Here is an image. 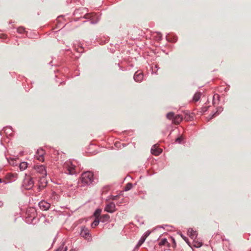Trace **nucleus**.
<instances>
[{
  "label": "nucleus",
  "mask_w": 251,
  "mask_h": 251,
  "mask_svg": "<svg viewBox=\"0 0 251 251\" xmlns=\"http://www.w3.org/2000/svg\"><path fill=\"white\" fill-rule=\"evenodd\" d=\"M86 8H81L76 9L74 12V15L78 16L74 19L75 22L79 21L80 19H85L90 20V24L92 25L97 24L99 21V19L93 20V15L91 13H88Z\"/></svg>",
  "instance_id": "1"
},
{
  "label": "nucleus",
  "mask_w": 251,
  "mask_h": 251,
  "mask_svg": "<svg viewBox=\"0 0 251 251\" xmlns=\"http://www.w3.org/2000/svg\"><path fill=\"white\" fill-rule=\"evenodd\" d=\"M83 47L79 44L77 47L76 45H74L73 46V50H71L69 47L67 46L65 50L67 51V55H69L73 61H75L78 59L81 55V54L84 52Z\"/></svg>",
  "instance_id": "2"
},
{
  "label": "nucleus",
  "mask_w": 251,
  "mask_h": 251,
  "mask_svg": "<svg viewBox=\"0 0 251 251\" xmlns=\"http://www.w3.org/2000/svg\"><path fill=\"white\" fill-rule=\"evenodd\" d=\"M94 181L93 173L90 171L83 173L78 181V187H85L92 184Z\"/></svg>",
  "instance_id": "3"
},
{
  "label": "nucleus",
  "mask_w": 251,
  "mask_h": 251,
  "mask_svg": "<svg viewBox=\"0 0 251 251\" xmlns=\"http://www.w3.org/2000/svg\"><path fill=\"white\" fill-rule=\"evenodd\" d=\"M64 172L67 175H74L76 173L75 166L72 164L71 161H67L65 162L63 165Z\"/></svg>",
  "instance_id": "4"
},
{
  "label": "nucleus",
  "mask_w": 251,
  "mask_h": 251,
  "mask_svg": "<svg viewBox=\"0 0 251 251\" xmlns=\"http://www.w3.org/2000/svg\"><path fill=\"white\" fill-rule=\"evenodd\" d=\"M34 180H33V177L30 176H27L25 175V176L23 181V186L25 188V189L27 190H29L31 189L34 186Z\"/></svg>",
  "instance_id": "5"
},
{
  "label": "nucleus",
  "mask_w": 251,
  "mask_h": 251,
  "mask_svg": "<svg viewBox=\"0 0 251 251\" xmlns=\"http://www.w3.org/2000/svg\"><path fill=\"white\" fill-rule=\"evenodd\" d=\"M34 170L42 175L41 177H44L47 176V171L44 165H36L34 167Z\"/></svg>",
  "instance_id": "6"
},
{
  "label": "nucleus",
  "mask_w": 251,
  "mask_h": 251,
  "mask_svg": "<svg viewBox=\"0 0 251 251\" xmlns=\"http://www.w3.org/2000/svg\"><path fill=\"white\" fill-rule=\"evenodd\" d=\"M104 210L107 212L112 213L116 211V206L114 202H110L107 204L105 207Z\"/></svg>",
  "instance_id": "7"
},
{
  "label": "nucleus",
  "mask_w": 251,
  "mask_h": 251,
  "mask_svg": "<svg viewBox=\"0 0 251 251\" xmlns=\"http://www.w3.org/2000/svg\"><path fill=\"white\" fill-rule=\"evenodd\" d=\"M39 206L41 210H47L49 209L50 204L45 201H42L39 202Z\"/></svg>",
  "instance_id": "8"
},
{
  "label": "nucleus",
  "mask_w": 251,
  "mask_h": 251,
  "mask_svg": "<svg viewBox=\"0 0 251 251\" xmlns=\"http://www.w3.org/2000/svg\"><path fill=\"white\" fill-rule=\"evenodd\" d=\"M151 152L154 155H158L162 152V150L158 148L156 145H154L151 149Z\"/></svg>",
  "instance_id": "9"
},
{
  "label": "nucleus",
  "mask_w": 251,
  "mask_h": 251,
  "mask_svg": "<svg viewBox=\"0 0 251 251\" xmlns=\"http://www.w3.org/2000/svg\"><path fill=\"white\" fill-rule=\"evenodd\" d=\"M143 78V75L141 72H136L134 75V79L136 82H140Z\"/></svg>",
  "instance_id": "10"
},
{
  "label": "nucleus",
  "mask_w": 251,
  "mask_h": 251,
  "mask_svg": "<svg viewBox=\"0 0 251 251\" xmlns=\"http://www.w3.org/2000/svg\"><path fill=\"white\" fill-rule=\"evenodd\" d=\"M80 235L84 238H87L89 237V231L87 228L84 227L81 230Z\"/></svg>",
  "instance_id": "11"
},
{
  "label": "nucleus",
  "mask_w": 251,
  "mask_h": 251,
  "mask_svg": "<svg viewBox=\"0 0 251 251\" xmlns=\"http://www.w3.org/2000/svg\"><path fill=\"white\" fill-rule=\"evenodd\" d=\"M187 234L191 239H195L197 236L196 231H194L192 228H189L187 231Z\"/></svg>",
  "instance_id": "12"
},
{
  "label": "nucleus",
  "mask_w": 251,
  "mask_h": 251,
  "mask_svg": "<svg viewBox=\"0 0 251 251\" xmlns=\"http://www.w3.org/2000/svg\"><path fill=\"white\" fill-rule=\"evenodd\" d=\"M166 40L169 42H176L177 40V37L176 35H170L169 33L168 34V35L166 36Z\"/></svg>",
  "instance_id": "13"
},
{
  "label": "nucleus",
  "mask_w": 251,
  "mask_h": 251,
  "mask_svg": "<svg viewBox=\"0 0 251 251\" xmlns=\"http://www.w3.org/2000/svg\"><path fill=\"white\" fill-rule=\"evenodd\" d=\"M183 117L180 115H176L175 116L173 119V122L176 125L179 124L182 120Z\"/></svg>",
  "instance_id": "14"
},
{
  "label": "nucleus",
  "mask_w": 251,
  "mask_h": 251,
  "mask_svg": "<svg viewBox=\"0 0 251 251\" xmlns=\"http://www.w3.org/2000/svg\"><path fill=\"white\" fill-rule=\"evenodd\" d=\"M50 198L52 201H57L60 198V196L58 194H57L56 192H52L50 193Z\"/></svg>",
  "instance_id": "15"
},
{
  "label": "nucleus",
  "mask_w": 251,
  "mask_h": 251,
  "mask_svg": "<svg viewBox=\"0 0 251 251\" xmlns=\"http://www.w3.org/2000/svg\"><path fill=\"white\" fill-rule=\"evenodd\" d=\"M110 216L108 214H104L100 216V220L102 223H104L109 220Z\"/></svg>",
  "instance_id": "16"
},
{
  "label": "nucleus",
  "mask_w": 251,
  "mask_h": 251,
  "mask_svg": "<svg viewBox=\"0 0 251 251\" xmlns=\"http://www.w3.org/2000/svg\"><path fill=\"white\" fill-rule=\"evenodd\" d=\"M27 167V163L26 162H23L19 164V168L21 171L25 170Z\"/></svg>",
  "instance_id": "17"
},
{
  "label": "nucleus",
  "mask_w": 251,
  "mask_h": 251,
  "mask_svg": "<svg viewBox=\"0 0 251 251\" xmlns=\"http://www.w3.org/2000/svg\"><path fill=\"white\" fill-rule=\"evenodd\" d=\"M145 240H146V237H143V236L141 237V238L138 241V243L136 245L135 248H139L143 244V243L145 242Z\"/></svg>",
  "instance_id": "18"
},
{
  "label": "nucleus",
  "mask_w": 251,
  "mask_h": 251,
  "mask_svg": "<svg viewBox=\"0 0 251 251\" xmlns=\"http://www.w3.org/2000/svg\"><path fill=\"white\" fill-rule=\"evenodd\" d=\"M41 151H42V153L40 154H37L36 158L38 160L41 161H44L43 154H44V151L42 149H41Z\"/></svg>",
  "instance_id": "19"
},
{
  "label": "nucleus",
  "mask_w": 251,
  "mask_h": 251,
  "mask_svg": "<svg viewBox=\"0 0 251 251\" xmlns=\"http://www.w3.org/2000/svg\"><path fill=\"white\" fill-rule=\"evenodd\" d=\"M100 221V220L99 219V218H96V219L94 220V221L91 224V226L92 228L96 227L99 224Z\"/></svg>",
  "instance_id": "20"
},
{
  "label": "nucleus",
  "mask_w": 251,
  "mask_h": 251,
  "mask_svg": "<svg viewBox=\"0 0 251 251\" xmlns=\"http://www.w3.org/2000/svg\"><path fill=\"white\" fill-rule=\"evenodd\" d=\"M201 96V93H196L193 97V100L195 101H198L200 100Z\"/></svg>",
  "instance_id": "21"
},
{
  "label": "nucleus",
  "mask_w": 251,
  "mask_h": 251,
  "mask_svg": "<svg viewBox=\"0 0 251 251\" xmlns=\"http://www.w3.org/2000/svg\"><path fill=\"white\" fill-rule=\"evenodd\" d=\"M101 212V209H97L94 213V216L96 218H99V216Z\"/></svg>",
  "instance_id": "22"
},
{
  "label": "nucleus",
  "mask_w": 251,
  "mask_h": 251,
  "mask_svg": "<svg viewBox=\"0 0 251 251\" xmlns=\"http://www.w3.org/2000/svg\"><path fill=\"white\" fill-rule=\"evenodd\" d=\"M132 186H133L132 184L131 183L129 182L125 186V187L124 188V190L125 191H129L132 188Z\"/></svg>",
  "instance_id": "23"
},
{
  "label": "nucleus",
  "mask_w": 251,
  "mask_h": 251,
  "mask_svg": "<svg viewBox=\"0 0 251 251\" xmlns=\"http://www.w3.org/2000/svg\"><path fill=\"white\" fill-rule=\"evenodd\" d=\"M223 110V108H221V107H219L218 108V109H217V111L216 112H215L209 118V119H211L213 117H214V116L218 115L219 114L220 112H221V111H222Z\"/></svg>",
  "instance_id": "24"
},
{
  "label": "nucleus",
  "mask_w": 251,
  "mask_h": 251,
  "mask_svg": "<svg viewBox=\"0 0 251 251\" xmlns=\"http://www.w3.org/2000/svg\"><path fill=\"white\" fill-rule=\"evenodd\" d=\"M166 117L168 119H172L173 120L174 117H175V114L174 112H169L167 114Z\"/></svg>",
  "instance_id": "25"
},
{
  "label": "nucleus",
  "mask_w": 251,
  "mask_h": 251,
  "mask_svg": "<svg viewBox=\"0 0 251 251\" xmlns=\"http://www.w3.org/2000/svg\"><path fill=\"white\" fill-rule=\"evenodd\" d=\"M168 243V241L167 239L163 238L159 242V246H164L166 244Z\"/></svg>",
  "instance_id": "26"
},
{
  "label": "nucleus",
  "mask_w": 251,
  "mask_h": 251,
  "mask_svg": "<svg viewBox=\"0 0 251 251\" xmlns=\"http://www.w3.org/2000/svg\"><path fill=\"white\" fill-rule=\"evenodd\" d=\"M25 31V29L23 26L17 28V32L20 34L23 33Z\"/></svg>",
  "instance_id": "27"
},
{
  "label": "nucleus",
  "mask_w": 251,
  "mask_h": 251,
  "mask_svg": "<svg viewBox=\"0 0 251 251\" xmlns=\"http://www.w3.org/2000/svg\"><path fill=\"white\" fill-rule=\"evenodd\" d=\"M76 187V186H74L73 185L71 184L68 185V189L70 191H73L75 190Z\"/></svg>",
  "instance_id": "28"
},
{
  "label": "nucleus",
  "mask_w": 251,
  "mask_h": 251,
  "mask_svg": "<svg viewBox=\"0 0 251 251\" xmlns=\"http://www.w3.org/2000/svg\"><path fill=\"white\" fill-rule=\"evenodd\" d=\"M202 244L201 242H195L194 243V246L196 248H199L202 246Z\"/></svg>",
  "instance_id": "29"
},
{
  "label": "nucleus",
  "mask_w": 251,
  "mask_h": 251,
  "mask_svg": "<svg viewBox=\"0 0 251 251\" xmlns=\"http://www.w3.org/2000/svg\"><path fill=\"white\" fill-rule=\"evenodd\" d=\"M4 131L6 132V134L9 132V135L12 134V129L10 128H4Z\"/></svg>",
  "instance_id": "30"
},
{
  "label": "nucleus",
  "mask_w": 251,
  "mask_h": 251,
  "mask_svg": "<svg viewBox=\"0 0 251 251\" xmlns=\"http://www.w3.org/2000/svg\"><path fill=\"white\" fill-rule=\"evenodd\" d=\"M157 35H158V37H157V40H162V34L160 32H157Z\"/></svg>",
  "instance_id": "31"
},
{
  "label": "nucleus",
  "mask_w": 251,
  "mask_h": 251,
  "mask_svg": "<svg viewBox=\"0 0 251 251\" xmlns=\"http://www.w3.org/2000/svg\"><path fill=\"white\" fill-rule=\"evenodd\" d=\"M67 251V248L65 247L64 248L63 247H60L58 248L56 251Z\"/></svg>",
  "instance_id": "32"
},
{
  "label": "nucleus",
  "mask_w": 251,
  "mask_h": 251,
  "mask_svg": "<svg viewBox=\"0 0 251 251\" xmlns=\"http://www.w3.org/2000/svg\"><path fill=\"white\" fill-rule=\"evenodd\" d=\"M151 234V232L149 231H147L144 235L143 236V237H146V239L147 237L149 236V235Z\"/></svg>",
  "instance_id": "33"
},
{
  "label": "nucleus",
  "mask_w": 251,
  "mask_h": 251,
  "mask_svg": "<svg viewBox=\"0 0 251 251\" xmlns=\"http://www.w3.org/2000/svg\"><path fill=\"white\" fill-rule=\"evenodd\" d=\"M181 236L186 242V243L188 244L189 243H188V238L187 237H186L185 236H183L182 234H181Z\"/></svg>",
  "instance_id": "34"
},
{
  "label": "nucleus",
  "mask_w": 251,
  "mask_h": 251,
  "mask_svg": "<svg viewBox=\"0 0 251 251\" xmlns=\"http://www.w3.org/2000/svg\"><path fill=\"white\" fill-rule=\"evenodd\" d=\"M181 141H182V138L181 137H178L176 140V142L178 143H180L181 142Z\"/></svg>",
  "instance_id": "35"
},
{
  "label": "nucleus",
  "mask_w": 251,
  "mask_h": 251,
  "mask_svg": "<svg viewBox=\"0 0 251 251\" xmlns=\"http://www.w3.org/2000/svg\"><path fill=\"white\" fill-rule=\"evenodd\" d=\"M14 175L12 174H9L7 175V177L9 178L10 179H11L12 177H13Z\"/></svg>",
  "instance_id": "36"
},
{
  "label": "nucleus",
  "mask_w": 251,
  "mask_h": 251,
  "mask_svg": "<svg viewBox=\"0 0 251 251\" xmlns=\"http://www.w3.org/2000/svg\"><path fill=\"white\" fill-rule=\"evenodd\" d=\"M207 107L206 106H204V107H202V111L203 112L207 111Z\"/></svg>",
  "instance_id": "37"
},
{
  "label": "nucleus",
  "mask_w": 251,
  "mask_h": 251,
  "mask_svg": "<svg viewBox=\"0 0 251 251\" xmlns=\"http://www.w3.org/2000/svg\"><path fill=\"white\" fill-rule=\"evenodd\" d=\"M42 153L41 150H37V154H40Z\"/></svg>",
  "instance_id": "38"
},
{
  "label": "nucleus",
  "mask_w": 251,
  "mask_h": 251,
  "mask_svg": "<svg viewBox=\"0 0 251 251\" xmlns=\"http://www.w3.org/2000/svg\"><path fill=\"white\" fill-rule=\"evenodd\" d=\"M216 97L217 98H219V95H215L214 96V97H213L214 99L215 98V97Z\"/></svg>",
  "instance_id": "39"
},
{
  "label": "nucleus",
  "mask_w": 251,
  "mask_h": 251,
  "mask_svg": "<svg viewBox=\"0 0 251 251\" xmlns=\"http://www.w3.org/2000/svg\"><path fill=\"white\" fill-rule=\"evenodd\" d=\"M3 205V202L1 201H0V207H1Z\"/></svg>",
  "instance_id": "40"
},
{
  "label": "nucleus",
  "mask_w": 251,
  "mask_h": 251,
  "mask_svg": "<svg viewBox=\"0 0 251 251\" xmlns=\"http://www.w3.org/2000/svg\"><path fill=\"white\" fill-rule=\"evenodd\" d=\"M151 68L152 69V72H154L155 73V71L154 70L153 68V66H152L151 67Z\"/></svg>",
  "instance_id": "41"
},
{
  "label": "nucleus",
  "mask_w": 251,
  "mask_h": 251,
  "mask_svg": "<svg viewBox=\"0 0 251 251\" xmlns=\"http://www.w3.org/2000/svg\"><path fill=\"white\" fill-rule=\"evenodd\" d=\"M154 68L157 69L158 67L156 64H154Z\"/></svg>",
  "instance_id": "42"
},
{
  "label": "nucleus",
  "mask_w": 251,
  "mask_h": 251,
  "mask_svg": "<svg viewBox=\"0 0 251 251\" xmlns=\"http://www.w3.org/2000/svg\"><path fill=\"white\" fill-rule=\"evenodd\" d=\"M2 168L0 167V172L2 170Z\"/></svg>",
  "instance_id": "43"
},
{
  "label": "nucleus",
  "mask_w": 251,
  "mask_h": 251,
  "mask_svg": "<svg viewBox=\"0 0 251 251\" xmlns=\"http://www.w3.org/2000/svg\"><path fill=\"white\" fill-rule=\"evenodd\" d=\"M87 22V21H83V23H86V22Z\"/></svg>",
  "instance_id": "44"
},
{
  "label": "nucleus",
  "mask_w": 251,
  "mask_h": 251,
  "mask_svg": "<svg viewBox=\"0 0 251 251\" xmlns=\"http://www.w3.org/2000/svg\"><path fill=\"white\" fill-rule=\"evenodd\" d=\"M2 182V180L0 178V183H1Z\"/></svg>",
  "instance_id": "45"
},
{
  "label": "nucleus",
  "mask_w": 251,
  "mask_h": 251,
  "mask_svg": "<svg viewBox=\"0 0 251 251\" xmlns=\"http://www.w3.org/2000/svg\"><path fill=\"white\" fill-rule=\"evenodd\" d=\"M50 63H52V61H50Z\"/></svg>",
  "instance_id": "46"
}]
</instances>
